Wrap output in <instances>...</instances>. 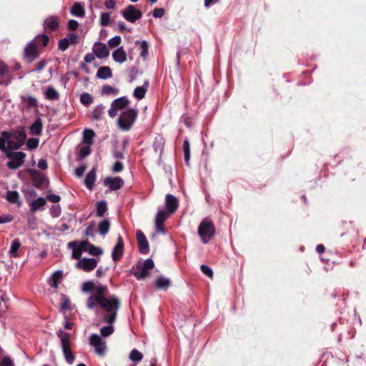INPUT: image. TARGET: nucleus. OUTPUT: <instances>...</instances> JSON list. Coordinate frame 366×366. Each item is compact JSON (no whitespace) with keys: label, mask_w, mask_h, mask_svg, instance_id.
Returning a JSON list of instances; mask_svg holds the SVG:
<instances>
[{"label":"nucleus","mask_w":366,"mask_h":366,"mask_svg":"<svg viewBox=\"0 0 366 366\" xmlns=\"http://www.w3.org/2000/svg\"><path fill=\"white\" fill-rule=\"evenodd\" d=\"M22 102L26 103L27 108H37L38 107V102L37 99L31 96H24L21 97Z\"/></svg>","instance_id":"7c9ffc66"},{"label":"nucleus","mask_w":366,"mask_h":366,"mask_svg":"<svg viewBox=\"0 0 366 366\" xmlns=\"http://www.w3.org/2000/svg\"><path fill=\"white\" fill-rule=\"evenodd\" d=\"M121 14L127 21L131 23H135L142 16V11L132 4L128 5L124 10H122Z\"/></svg>","instance_id":"423d86ee"},{"label":"nucleus","mask_w":366,"mask_h":366,"mask_svg":"<svg viewBox=\"0 0 366 366\" xmlns=\"http://www.w3.org/2000/svg\"><path fill=\"white\" fill-rule=\"evenodd\" d=\"M90 146L91 145L84 146V147H82L80 148L79 157L81 158H84V157H87L89 154H90V153H91Z\"/></svg>","instance_id":"3c124183"},{"label":"nucleus","mask_w":366,"mask_h":366,"mask_svg":"<svg viewBox=\"0 0 366 366\" xmlns=\"http://www.w3.org/2000/svg\"><path fill=\"white\" fill-rule=\"evenodd\" d=\"M59 27V17L56 16H50L44 21V29L46 32L56 31Z\"/></svg>","instance_id":"ddd939ff"},{"label":"nucleus","mask_w":366,"mask_h":366,"mask_svg":"<svg viewBox=\"0 0 366 366\" xmlns=\"http://www.w3.org/2000/svg\"><path fill=\"white\" fill-rule=\"evenodd\" d=\"M69 44H70L67 38L62 39L59 41L58 49L62 51H64L68 49Z\"/></svg>","instance_id":"09e8293b"},{"label":"nucleus","mask_w":366,"mask_h":366,"mask_svg":"<svg viewBox=\"0 0 366 366\" xmlns=\"http://www.w3.org/2000/svg\"><path fill=\"white\" fill-rule=\"evenodd\" d=\"M46 199L53 203H57L60 202L61 197L59 195L54 194H50L46 196Z\"/></svg>","instance_id":"680f3d73"},{"label":"nucleus","mask_w":366,"mask_h":366,"mask_svg":"<svg viewBox=\"0 0 366 366\" xmlns=\"http://www.w3.org/2000/svg\"><path fill=\"white\" fill-rule=\"evenodd\" d=\"M124 239L121 235H119L117 237V244L114 246L112 253V257L114 262H117L122 259L124 254Z\"/></svg>","instance_id":"9d476101"},{"label":"nucleus","mask_w":366,"mask_h":366,"mask_svg":"<svg viewBox=\"0 0 366 366\" xmlns=\"http://www.w3.org/2000/svg\"><path fill=\"white\" fill-rule=\"evenodd\" d=\"M129 103V101L127 97H122L114 100L112 104L119 110L126 108Z\"/></svg>","instance_id":"bb28decb"},{"label":"nucleus","mask_w":366,"mask_h":366,"mask_svg":"<svg viewBox=\"0 0 366 366\" xmlns=\"http://www.w3.org/2000/svg\"><path fill=\"white\" fill-rule=\"evenodd\" d=\"M39 139L37 138H29L27 140L26 145L30 149H36L39 146Z\"/></svg>","instance_id":"49530a36"},{"label":"nucleus","mask_w":366,"mask_h":366,"mask_svg":"<svg viewBox=\"0 0 366 366\" xmlns=\"http://www.w3.org/2000/svg\"><path fill=\"white\" fill-rule=\"evenodd\" d=\"M113 59L115 61L123 63L127 60V54L123 47H119L112 54Z\"/></svg>","instance_id":"aec40b11"},{"label":"nucleus","mask_w":366,"mask_h":366,"mask_svg":"<svg viewBox=\"0 0 366 366\" xmlns=\"http://www.w3.org/2000/svg\"><path fill=\"white\" fill-rule=\"evenodd\" d=\"M91 345L94 347L95 352L99 355H104L106 350L105 342L97 334H93L89 338Z\"/></svg>","instance_id":"6e6552de"},{"label":"nucleus","mask_w":366,"mask_h":366,"mask_svg":"<svg viewBox=\"0 0 366 366\" xmlns=\"http://www.w3.org/2000/svg\"><path fill=\"white\" fill-rule=\"evenodd\" d=\"M46 204V199L43 197H39L36 199L32 201L30 204L31 210L36 212L41 207H44Z\"/></svg>","instance_id":"2f4dec72"},{"label":"nucleus","mask_w":366,"mask_h":366,"mask_svg":"<svg viewBox=\"0 0 366 366\" xmlns=\"http://www.w3.org/2000/svg\"><path fill=\"white\" fill-rule=\"evenodd\" d=\"M61 309L64 310H70V300L69 298L64 297V301L61 303Z\"/></svg>","instance_id":"338daca9"},{"label":"nucleus","mask_w":366,"mask_h":366,"mask_svg":"<svg viewBox=\"0 0 366 366\" xmlns=\"http://www.w3.org/2000/svg\"><path fill=\"white\" fill-rule=\"evenodd\" d=\"M6 199L9 202L15 204L19 199V194L16 191H8Z\"/></svg>","instance_id":"c9c22d12"},{"label":"nucleus","mask_w":366,"mask_h":366,"mask_svg":"<svg viewBox=\"0 0 366 366\" xmlns=\"http://www.w3.org/2000/svg\"><path fill=\"white\" fill-rule=\"evenodd\" d=\"M97 215L99 217H103L107 210V205L106 202L101 201L98 202L96 204Z\"/></svg>","instance_id":"f704fd0d"},{"label":"nucleus","mask_w":366,"mask_h":366,"mask_svg":"<svg viewBox=\"0 0 366 366\" xmlns=\"http://www.w3.org/2000/svg\"><path fill=\"white\" fill-rule=\"evenodd\" d=\"M104 184L105 186L108 187L110 190L116 191L124 186V180L120 177H107L104 179Z\"/></svg>","instance_id":"9b49d317"},{"label":"nucleus","mask_w":366,"mask_h":366,"mask_svg":"<svg viewBox=\"0 0 366 366\" xmlns=\"http://www.w3.org/2000/svg\"><path fill=\"white\" fill-rule=\"evenodd\" d=\"M165 205L169 214H173L179 206L178 199L172 194L166 195Z\"/></svg>","instance_id":"4468645a"},{"label":"nucleus","mask_w":366,"mask_h":366,"mask_svg":"<svg viewBox=\"0 0 366 366\" xmlns=\"http://www.w3.org/2000/svg\"><path fill=\"white\" fill-rule=\"evenodd\" d=\"M9 72V67L6 64H0V77L4 76Z\"/></svg>","instance_id":"69168bd1"},{"label":"nucleus","mask_w":366,"mask_h":366,"mask_svg":"<svg viewBox=\"0 0 366 366\" xmlns=\"http://www.w3.org/2000/svg\"><path fill=\"white\" fill-rule=\"evenodd\" d=\"M124 169V164L122 162L117 161L112 167L113 172H121Z\"/></svg>","instance_id":"4d7b16f0"},{"label":"nucleus","mask_w":366,"mask_h":366,"mask_svg":"<svg viewBox=\"0 0 366 366\" xmlns=\"http://www.w3.org/2000/svg\"><path fill=\"white\" fill-rule=\"evenodd\" d=\"M105 107L102 104L97 106L92 112V119L95 121H100L103 119L105 113Z\"/></svg>","instance_id":"b1692460"},{"label":"nucleus","mask_w":366,"mask_h":366,"mask_svg":"<svg viewBox=\"0 0 366 366\" xmlns=\"http://www.w3.org/2000/svg\"><path fill=\"white\" fill-rule=\"evenodd\" d=\"M183 150L184 154V160L188 164L190 158V145L187 139H185L183 142Z\"/></svg>","instance_id":"a19ab883"},{"label":"nucleus","mask_w":366,"mask_h":366,"mask_svg":"<svg viewBox=\"0 0 366 366\" xmlns=\"http://www.w3.org/2000/svg\"><path fill=\"white\" fill-rule=\"evenodd\" d=\"M37 166L40 169L45 170L48 167V164L46 159H41L39 160Z\"/></svg>","instance_id":"774afa93"},{"label":"nucleus","mask_w":366,"mask_h":366,"mask_svg":"<svg viewBox=\"0 0 366 366\" xmlns=\"http://www.w3.org/2000/svg\"><path fill=\"white\" fill-rule=\"evenodd\" d=\"M129 358L134 362H139L143 358V355L137 349H133L130 354Z\"/></svg>","instance_id":"37998d69"},{"label":"nucleus","mask_w":366,"mask_h":366,"mask_svg":"<svg viewBox=\"0 0 366 366\" xmlns=\"http://www.w3.org/2000/svg\"><path fill=\"white\" fill-rule=\"evenodd\" d=\"M8 148L12 150H18L19 149L22 145H20V143L18 142H14L12 140H9L7 142Z\"/></svg>","instance_id":"5fc2aeb1"},{"label":"nucleus","mask_w":366,"mask_h":366,"mask_svg":"<svg viewBox=\"0 0 366 366\" xmlns=\"http://www.w3.org/2000/svg\"><path fill=\"white\" fill-rule=\"evenodd\" d=\"M0 366H14L13 362L9 357H4L0 363Z\"/></svg>","instance_id":"0e129e2a"},{"label":"nucleus","mask_w":366,"mask_h":366,"mask_svg":"<svg viewBox=\"0 0 366 366\" xmlns=\"http://www.w3.org/2000/svg\"><path fill=\"white\" fill-rule=\"evenodd\" d=\"M28 173L31 179L33 185L36 188L44 189L48 187L49 180L44 174L35 169H28Z\"/></svg>","instance_id":"20e7f679"},{"label":"nucleus","mask_w":366,"mask_h":366,"mask_svg":"<svg viewBox=\"0 0 366 366\" xmlns=\"http://www.w3.org/2000/svg\"><path fill=\"white\" fill-rule=\"evenodd\" d=\"M96 168H92L86 176L84 184L85 186L90 190L94 188V183L96 182Z\"/></svg>","instance_id":"f3484780"},{"label":"nucleus","mask_w":366,"mask_h":366,"mask_svg":"<svg viewBox=\"0 0 366 366\" xmlns=\"http://www.w3.org/2000/svg\"><path fill=\"white\" fill-rule=\"evenodd\" d=\"M13 220H14V217L11 214L0 216V224L11 222Z\"/></svg>","instance_id":"13d9d810"},{"label":"nucleus","mask_w":366,"mask_h":366,"mask_svg":"<svg viewBox=\"0 0 366 366\" xmlns=\"http://www.w3.org/2000/svg\"><path fill=\"white\" fill-rule=\"evenodd\" d=\"M6 157L10 159L6 163L7 167L10 169H16L24 163L26 154L23 152H7Z\"/></svg>","instance_id":"39448f33"},{"label":"nucleus","mask_w":366,"mask_h":366,"mask_svg":"<svg viewBox=\"0 0 366 366\" xmlns=\"http://www.w3.org/2000/svg\"><path fill=\"white\" fill-rule=\"evenodd\" d=\"M86 164H83V165H81L80 167H77L76 169H75V174L77 177H81L83 174L84 173V172L86 170Z\"/></svg>","instance_id":"bf43d9fd"},{"label":"nucleus","mask_w":366,"mask_h":366,"mask_svg":"<svg viewBox=\"0 0 366 366\" xmlns=\"http://www.w3.org/2000/svg\"><path fill=\"white\" fill-rule=\"evenodd\" d=\"M112 76V71L109 66H101L97 72V77L102 79H107Z\"/></svg>","instance_id":"412c9836"},{"label":"nucleus","mask_w":366,"mask_h":366,"mask_svg":"<svg viewBox=\"0 0 366 366\" xmlns=\"http://www.w3.org/2000/svg\"><path fill=\"white\" fill-rule=\"evenodd\" d=\"M164 14V9L162 8H156L153 10V16L154 18H161Z\"/></svg>","instance_id":"052dcab7"},{"label":"nucleus","mask_w":366,"mask_h":366,"mask_svg":"<svg viewBox=\"0 0 366 366\" xmlns=\"http://www.w3.org/2000/svg\"><path fill=\"white\" fill-rule=\"evenodd\" d=\"M94 132L91 129H86L83 132L84 142L88 145H92L94 143Z\"/></svg>","instance_id":"c85d7f7f"},{"label":"nucleus","mask_w":366,"mask_h":366,"mask_svg":"<svg viewBox=\"0 0 366 366\" xmlns=\"http://www.w3.org/2000/svg\"><path fill=\"white\" fill-rule=\"evenodd\" d=\"M57 336L61 340V346L62 350L71 349V335L62 330H59L56 332Z\"/></svg>","instance_id":"dca6fc26"},{"label":"nucleus","mask_w":366,"mask_h":366,"mask_svg":"<svg viewBox=\"0 0 366 366\" xmlns=\"http://www.w3.org/2000/svg\"><path fill=\"white\" fill-rule=\"evenodd\" d=\"M21 246V244L20 242V240L19 239H14L11 244V247L9 250V254L11 257H18L17 252L20 249Z\"/></svg>","instance_id":"c756f323"},{"label":"nucleus","mask_w":366,"mask_h":366,"mask_svg":"<svg viewBox=\"0 0 366 366\" xmlns=\"http://www.w3.org/2000/svg\"><path fill=\"white\" fill-rule=\"evenodd\" d=\"M93 52L99 59L105 58L109 55V51L106 44L96 43L93 47Z\"/></svg>","instance_id":"2eb2a0df"},{"label":"nucleus","mask_w":366,"mask_h":366,"mask_svg":"<svg viewBox=\"0 0 366 366\" xmlns=\"http://www.w3.org/2000/svg\"><path fill=\"white\" fill-rule=\"evenodd\" d=\"M167 217V214L166 212L163 210L159 211L155 218V223H158L159 224H163Z\"/></svg>","instance_id":"c03bdc74"},{"label":"nucleus","mask_w":366,"mask_h":366,"mask_svg":"<svg viewBox=\"0 0 366 366\" xmlns=\"http://www.w3.org/2000/svg\"><path fill=\"white\" fill-rule=\"evenodd\" d=\"M110 17H111L110 13H107V12L102 13L101 14V19H100L101 25L103 26H108L109 24Z\"/></svg>","instance_id":"de8ad7c7"},{"label":"nucleus","mask_w":366,"mask_h":366,"mask_svg":"<svg viewBox=\"0 0 366 366\" xmlns=\"http://www.w3.org/2000/svg\"><path fill=\"white\" fill-rule=\"evenodd\" d=\"M88 249L89 250L87 252L89 254L93 256H99L103 253V251L100 247H96L92 244Z\"/></svg>","instance_id":"a18cd8bd"},{"label":"nucleus","mask_w":366,"mask_h":366,"mask_svg":"<svg viewBox=\"0 0 366 366\" xmlns=\"http://www.w3.org/2000/svg\"><path fill=\"white\" fill-rule=\"evenodd\" d=\"M81 291L86 293L95 292L86 299L88 309L97 310L101 307L104 312L103 321L109 325L101 329V335L106 337L113 334L114 328L112 325L117 321V312L121 306L119 299L115 295L107 297L108 287L99 282L86 281L83 283Z\"/></svg>","instance_id":"f257e3e1"},{"label":"nucleus","mask_w":366,"mask_h":366,"mask_svg":"<svg viewBox=\"0 0 366 366\" xmlns=\"http://www.w3.org/2000/svg\"><path fill=\"white\" fill-rule=\"evenodd\" d=\"M215 227L209 218H204L198 227V234L204 244L207 243L214 235Z\"/></svg>","instance_id":"f03ea898"},{"label":"nucleus","mask_w":366,"mask_h":366,"mask_svg":"<svg viewBox=\"0 0 366 366\" xmlns=\"http://www.w3.org/2000/svg\"><path fill=\"white\" fill-rule=\"evenodd\" d=\"M70 11L73 16L77 17H84L85 16V9L84 6L79 2L74 3Z\"/></svg>","instance_id":"6ab92c4d"},{"label":"nucleus","mask_w":366,"mask_h":366,"mask_svg":"<svg viewBox=\"0 0 366 366\" xmlns=\"http://www.w3.org/2000/svg\"><path fill=\"white\" fill-rule=\"evenodd\" d=\"M62 351H63V354H64V358L66 360V362L69 365L73 364V362L75 360V356L74 355L73 352H71V350L66 349V350H62Z\"/></svg>","instance_id":"ea45409f"},{"label":"nucleus","mask_w":366,"mask_h":366,"mask_svg":"<svg viewBox=\"0 0 366 366\" xmlns=\"http://www.w3.org/2000/svg\"><path fill=\"white\" fill-rule=\"evenodd\" d=\"M44 97L50 101L58 100L59 94L54 87L49 86L44 93Z\"/></svg>","instance_id":"a878e982"},{"label":"nucleus","mask_w":366,"mask_h":366,"mask_svg":"<svg viewBox=\"0 0 366 366\" xmlns=\"http://www.w3.org/2000/svg\"><path fill=\"white\" fill-rule=\"evenodd\" d=\"M68 247L72 249V258L79 261L83 251L78 247V242H70L68 244Z\"/></svg>","instance_id":"5701e85b"},{"label":"nucleus","mask_w":366,"mask_h":366,"mask_svg":"<svg viewBox=\"0 0 366 366\" xmlns=\"http://www.w3.org/2000/svg\"><path fill=\"white\" fill-rule=\"evenodd\" d=\"M137 240L139 246V251L141 254H147L149 251L148 241L141 230L137 231Z\"/></svg>","instance_id":"f8f14e48"},{"label":"nucleus","mask_w":366,"mask_h":366,"mask_svg":"<svg viewBox=\"0 0 366 366\" xmlns=\"http://www.w3.org/2000/svg\"><path fill=\"white\" fill-rule=\"evenodd\" d=\"M121 37L119 36H115L110 39L108 41V45L111 48L117 47L121 44Z\"/></svg>","instance_id":"8fccbe9b"},{"label":"nucleus","mask_w":366,"mask_h":366,"mask_svg":"<svg viewBox=\"0 0 366 366\" xmlns=\"http://www.w3.org/2000/svg\"><path fill=\"white\" fill-rule=\"evenodd\" d=\"M14 138L20 143V145H24L26 139V134L24 129L22 128L20 130L16 131L13 134Z\"/></svg>","instance_id":"473e14b6"},{"label":"nucleus","mask_w":366,"mask_h":366,"mask_svg":"<svg viewBox=\"0 0 366 366\" xmlns=\"http://www.w3.org/2000/svg\"><path fill=\"white\" fill-rule=\"evenodd\" d=\"M110 228V222L109 219H104L99 224L98 230L99 232L104 235L108 233Z\"/></svg>","instance_id":"72a5a7b5"},{"label":"nucleus","mask_w":366,"mask_h":366,"mask_svg":"<svg viewBox=\"0 0 366 366\" xmlns=\"http://www.w3.org/2000/svg\"><path fill=\"white\" fill-rule=\"evenodd\" d=\"M102 94L104 95H110V94H118V89L110 86V85H104L102 87Z\"/></svg>","instance_id":"79ce46f5"},{"label":"nucleus","mask_w":366,"mask_h":366,"mask_svg":"<svg viewBox=\"0 0 366 366\" xmlns=\"http://www.w3.org/2000/svg\"><path fill=\"white\" fill-rule=\"evenodd\" d=\"M132 274L138 280H143L150 275V272L142 267L139 271L132 272Z\"/></svg>","instance_id":"4c0bfd02"},{"label":"nucleus","mask_w":366,"mask_h":366,"mask_svg":"<svg viewBox=\"0 0 366 366\" xmlns=\"http://www.w3.org/2000/svg\"><path fill=\"white\" fill-rule=\"evenodd\" d=\"M155 286L158 289L167 290L171 285V281L163 276H159L155 279Z\"/></svg>","instance_id":"a211bd4d"},{"label":"nucleus","mask_w":366,"mask_h":366,"mask_svg":"<svg viewBox=\"0 0 366 366\" xmlns=\"http://www.w3.org/2000/svg\"><path fill=\"white\" fill-rule=\"evenodd\" d=\"M39 47L35 44V41L28 43L24 49V57L27 63L34 61L39 56Z\"/></svg>","instance_id":"0eeeda50"},{"label":"nucleus","mask_w":366,"mask_h":366,"mask_svg":"<svg viewBox=\"0 0 366 366\" xmlns=\"http://www.w3.org/2000/svg\"><path fill=\"white\" fill-rule=\"evenodd\" d=\"M135 44L137 45L140 44V49H141L140 55L142 57H146L149 54L148 43L146 41H142L141 42L139 41H136Z\"/></svg>","instance_id":"e433bc0d"},{"label":"nucleus","mask_w":366,"mask_h":366,"mask_svg":"<svg viewBox=\"0 0 366 366\" xmlns=\"http://www.w3.org/2000/svg\"><path fill=\"white\" fill-rule=\"evenodd\" d=\"M92 244L88 239L81 241L79 244L78 243V247L83 251V252H87L89 250L88 248L90 247Z\"/></svg>","instance_id":"864d4df0"},{"label":"nucleus","mask_w":366,"mask_h":366,"mask_svg":"<svg viewBox=\"0 0 366 366\" xmlns=\"http://www.w3.org/2000/svg\"><path fill=\"white\" fill-rule=\"evenodd\" d=\"M78 26H79V23L77 21L74 20V19H71L69 21L68 27L70 30L75 31L77 29Z\"/></svg>","instance_id":"e2e57ef3"},{"label":"nucleus","mask_w":366,"mask_h":366,"mask_svg":"<svg viewBox=\"0 0 366 366\" xmlns=\"http://www.w3.org/2000/svg\"><path fill=\"white\" fill-rule=\"evenodd\" d=\"M97 263L95 259L82 258L76 264V267L84 272H90L96 268Z\"/></svg>","instance_id":"1a4fd4ad"},{"label":"nucleus","mask_w":366,"mask_h":366,"mask_svg":"<svg viewBox=\"0 0 366 366\" xmlns=\"http://www.w3.org/2000/svg\"><path fill=\"white\" fill-rule=\"evenodd\" d=\"M138 111L129 109L122 113L118 119L119 127L121 129L128 131L131 129L137 117Z\"/></svg>","instance_id":"7ed1b4c3"},{"label":"nucleus","mask_w":366,"mask_h":366,"mask_svg":"<svg viewBox=\"0 0 366 366\" xmlns=\"http://www.w3.org/2000/svg\"><path fill=\"white\" fill-rule=\"evenodd\" d=\"M42 121L40 117L36 118L30 127V132L33 135H41L42 133Z\"/></svg>","instance_id":"4be33fe9"},{"label":"nucleus","mask_w":366,"mask_h":366,"mask_svg":"<svg viewBox=\"0 0 366 366\" xmlns=\"http://www.w3.org/2000/svg\"><path fill=\"white\" fill-rule=\"evenodd\" d=\"M80 102L83 105L88 107L93 102V97L90 94L85 92L80 96Z\"/></svg>","instance_id":"58836bf2"},{"label":"nucleus","mask_w":366,"mask_h":366,"mask_svg":"<svg viewBox=\"0 0 366 366\" xmlns=\"http://www.w3.org/2000/svg\"><path fill=\"white\" fill-rule=\"evenodd\" d=\"M49 36L46 34L37 35L32 41L39 47H45L49 43Z\"/></svg>","instance_id":"cd10ccee"},{"label":"nucleus","mask_w":366,"mask_h":366,"mask_svg":"<svg viewBox=\"0 0 366 366\" xmlns=\"http://www.w3.org/2000/svg\"><path fill=\"white\" fill-rule=\"evenodd\" d=\"M148 86L149 82L145 81L143 86L136 87L134 91V96L138 99H142L145 97Z\"/></svg>","instance_id":"393cba45"},{"label":"nucleus","mask_w":366,"mask_h":366,"mask_svg":"<svg viewBox=\"0 0 366 366\" xmlns=\"http://www.w3.org/2000/svg\"><path fill=\"white\" fill-rule=\"evenodd\" d=\"M200 269L203 274H204L206 276H207L209 278H212L213 271L209 267H208L205 264H202V265H201Z\"/></svg>","instance_id":"603ef678"},{"label":"nucleus","mask_w":366,"mask_h":366,"mask_svg":"<svg viewBox=\"0 0 366 366\" xmlns=\"http://www.w3.org/2000/svg\"><path fill=\"white\" fill-rule=\"evenodd\" d=\"M154 267V263L152 259H147L144 262L143 267L148 271H151Z\"/></svg>","instance_id":"6e6d98bb"}]
</instances>
